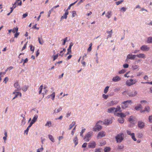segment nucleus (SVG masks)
<instances>
[{"instance_id":"obj_1","label":"nucleus","mask_w":152,"mask_h":152,"mask_svg":"<svg viewBox=\"0 0 152 152\" xmlns=\"http://www.w3.org/2000/svg\"><path fill=\"white\" fill-rule=\"evenodd\" d=\"M137 94V92L135 90H127L122 93V94L124 95H127L129 97H134L136 96Z\"/></svg>"},{"instance_id":"obj_2","label":"nucleus","mask_w":152,"mask_h":152,"mask_svg":"<svg viewBox=\"0 0 152 152\" xmlns=\"http://www.w3.org/2000/svg\"><path fill=\"white\" fill-rule=\"evenodd\" d=\"M124 134L122 133H119L115 137L116 142L117 143L121 142L124 139Z\"/></svg>"},{"instance_id":"obj_3","label":"nucleus","mask_w":152,"mask_h":152,"mask_svg":"<svg viewBox=\"0 0 152 152\" xmlns=\"http://www.w3.org/2000/svg\"><path fill=\"white\" fill-rule=\"evenodd\" d=\"M93 135V132H89L85 135L83 139L86 142H89L91 140V137Z\"/></svg>"},{"instance_id":"obj_4","label":"nucleus","mask_w":152,"mask_h":152,"mask_svg":"<svg viewBox=\"0 0 152 152\" xmlns=\"http://www.w3.org/2000/svg\"><path fill=\"white\" fill-rule=\"evenodd\" d=\"M137 82L136 79H130L126 81V84L127 86H130L135 84Z\"/></svg>"},{"instance_id":"obj_5","label":"nucleus","mask_w":152,"mask_h":152,"mask_svg":"<svg viewBox=\"0 0 152 152\" xmlns=\"http://www.w3.org/2000/svg\"><path fill=\"white\" fill-rule=\"evenodd\" d=\"M132 103V101L130 100H129L123 102L122 103L123 105L121 106V107L122 109H125L128 107L129 105V104Z\"/></svg>"},{"instance_id":"obj_6","label":"nucleus","mask_w":152,"mask_h":152,"mask_svg":"<svg viewBox=\"0 0 152 152\" xmlns=\"http://www.w3.org/2000/svg\"><path fill=\"white\" fill-rule=\"evenodd\" d=\"M102 129V126L99 125L97 123L96 124L95 126L93 128V131L94 132L99 131Z\"/></svg>"},{"instance_id":"obj_7","label":"nucleus","mask_w":152,"mask_h":152,"mask_svg":"<svg viewBox=\"0 0 152 152\" xmlns=\"http://www.w3.org/2000/svg\"><path fill=\"white\" fill-rule=\"evenodd\" d=\"M22 4V2L21 0H16L14 4H13V7L14 8H15L18 6H21Z\"/></svg>"},{"instance_id":"obj_8","label":"nucleus","mask_w":152,"mask_h":152,"mask_svg":"<svg viewBox=\"0 0 152 152\" xmlns=\"http://www.w3.org/2000/svg\"><path fill=\"white\" fill-rule=\"evenodd\" d=\"M96 142L94 141H91L88 143V147L90 148H94L96 147Z\"/></svg>"},{"instance_id":"obj_9","label":"nucleus","mask_w":152,"mask_h":152,"mask_svg":"<svg viewBox=\"0 0 152 152\" xmlns=\"http://www.w3.org/2000/svg\"><path fill=\"white\" fill-rule=\"evenodd\" d=\"M105 135V132L103 131L99 132L97 134V138L99 139L100 138L104 137Z\"/></svg>"},{"instance_id":"obj_10","label":"nucleus","mask_w":152,"mask_h":152,"mask_svg":"<svg viewBox=\"0 0 152 152\" xmlns=\"http://www.w3.org/2000/svg\"><path fill=\"white\" fill-rule=\"evenodd\" d=\"M127 133L128 135H130L132 137V139L135 141H137V139L135 137V134L134 133H131V132L130 131L127 130Z\"/></svg>"},{"instance_id":"obj_11","label":"nucleus","mask_w":152,"mask_h":152,"mask_svg":"<svg viewBox=\"0 0 152 152\" xmlns=\"http://www.w3.org/2000/svg\"><path fill=\"white\" fill-rule=\"evenodd\" d=\"M140 49L143 51H147L149 50L150 48L146 45H144L140 48Z\"/></svg>"},{"instance_id":"obj_12","label":"nucleus","mask_w":152,"mask_h":152,"mask_svg":"<svg viewBox=\"0 0 152 152\" xmlns=\"http://www.w3.org/2000/svg\"><path fill=\"white\" fill-rule=\"evenodd\" d=\"M69 14V12L67 10H66L64 14L61 16V20H62L64 19H66L67 16Z\"/></svg>"},{"instance_id":"obj_13","label":"nucleus","mask_w":152,"mask_h":152,"mask_svg":"<svg viewBox=\"0 0 152 152\" xmlns=\"http://www.w3.org/2000/svg\"><path fill=\"white\" fill-rule=\"evenodd\" d=\"M145 123L142 121H139L138 122V126L141 129L143 128L145 126Z\"/></svg>"},{"instance_id":"obj_14","label":"nucleus","mask_w":152,"mask_h":152,"mask_svg":"<svg viewBox=\"0 0 152 152\" xmlns=\"http://www.w3.org/2000/svg\"><path fill=\"white\" fill-rule=\"evenodd\" d=\"M118 103L117 101H112L108 103V105L109 106H112L117 104Z\"/></svg>"},{"instance_id":"obj_15","label":"nucleus","mask_w":152,"mask_h":152,"mask_svg":"<svg viewBox=\"0 0 152 152\" xmlns=\"http://www.w3.org/2000/svg\"><path fill=\"white\" fill-rule=\"evenodd\" d=\"M121 79V78L120 77L117 76L113 78L112 80L114 82H116L120 80Z\"/></svg>"},{"instance_id":"obj_16","label":"nucleus","mask_w":152,"mask_h":152,"mask_svg":"<svg viewBox=\"0 0 152 152\" xmlns=\"http://www.w3.org/2000/svg\"><path fill=\"white\" fill-rule=\"evenodd\" d=\"M112 121L111 119H107L104 120V125H108L112 123Z\"/></svg>"},{"instance_id":"obj_17","label":"nucleus","mask_w":152,"mask_h":152,"mask_svg":"<svg viewBox=\"0 0 152 152\" xmlns=\"http://www.w3.org/2000/svg\"><path fill=\"white\" fill-rule=\"evenodd\" d=\"M115 115L118 116H120L121 118H123L125 117L126 115L124 113H115Z\"/></svg>"},{"instance_id":"obj_18","label":"nucleus","mask_w":152,"mask_h":152,"mask_svg":"<svg viewBox=\"0 0 152 152\" xmlns=\"http://www.w3.org/2000/svg\"><path fill=\"white\" fill-rule=\"evenodd\" d=\"M115 110V108L114 107H111L108 108L107 110V112L109 113H114Z\"/></svg>"},{"instance_id":"obj_19","label":"nucleus","mask_w":152,"mask_h":152,"mask_svg":"<svg viewBox=\"0 0 152 152\" xmlns=\"http://www.w3.org/2000/svg\"><path fill=\"white\" fill-rule=\"evenodd\" d=\"M14 86L17 89V91H19L20 90V88L18 82H17L15 83L14 84Z\"/></svg>"},{"instance_id":"obj_20","label":"nucleus","mask_w":152,"mask_h":152,"mask_svg":"<svg viewBox=\"0 0 152 152\" xmlns=\"http://www.w3.org/2000/svg\"><path fill=\"white\" fill-rule=\"evenodd\" d=\"M38 40L39 43L41 45H43V43L44 42L42 39L41 36V37H39L38 38Z\"/></svg>"},{"instance_id":"obj_21","label":"nucleus","mask_w":152,"mask_h":152,"mask_svg":"<svg viewBox=\"0 0 152 152\" xmlns=\"http://www.w3.org/2000/svg\"><path fill=\"white\" fill-rule=\"evenodd\" d=\"M105 15L108 18H110L112 15V12L111 11H109L107 13L105 14Z\"/></svg>"},{"instance_id":"obj_22","label":"nucleus","mask_w":152,"mask_h":152,"mask_svg":"<svg viewBox=\"0 0 152 152\" xmlns=\"http://www.w3.org/2000/svg\"><path fill=\"white\" fill-rule=\"evenodd\" d=\"M137 57L138 58H144L146 57L145 55L144 54L142 53L137 55Z\"/></svg>"},{"instance_id":"obj_23","label":"nucleus","mask_w":152,"mask_h":152,"mask_svg":"<svg viewBox=\"0 0 152 152\" xmlns=\"http://www.w3.org/2000/svg\"><path fill=\"white\" fill-rule=\"evenodd\" d=\"M107 34H109L107 36V39L111 37L113 34L112 30H111L110 31H107Z\"/></svg>"},{"instance_id":"obj_24","label":"nucleus","mask_w":152,"mask_h":152,"mask_svg":"<svg viewBox=\"0 0 152 152\" xmlns=\"http://www.w3.org/2000/svg\"><path fill=\"white\" fill-rule=\"evenodd\" d=\"M118 111H121V108L119 106H118L116 108H115L114 114L115 115V113H118L117 112Z\"/></svg>"},{"instance_id":"obj_25","label":"nucleus","mask_w":152,"mask_h":152,"mask_svg":"<svg viewBox=\"0 0 152 152\" xmlns=\"http://www.w3.org/2000/svg\"><path fill=\"white\" fill-rule=\"evenodd\" d=\"M52 123L51 121H48L46 124H45V126H48L50 127L51 126Z\"/></svg>"},{"instance_id":"obj_26","label":"nucleus","mask_w":152,"mask_h":152,"mask_svg":"<svg viewBox=\"0 0 152 152\" xmlns=\"http://www.w3.org/2000/svg\"><path fill=\"white\" fill-rule=\"evenodd\" d=\"M18 96H20V97H21V96H22V94H21V93H20V92H17V94H15V97H14L12 99L13 100V99H15Z\"/></svg>"},{"instance_id":"obj_27","label":"nucleus","mask_w":152,"mask_h":152,"mask_svg":"<svg viewBox=\"0 0 152 152\" xmlns=\"http://www.w3.org/2000/svg\"><path fill=\"white\" fill-rule=\"evenodd\" d=\"M38 118V116L37 115H35L33 118L32 119V122H33L34 123L37 120V119Z\"/></svg>"},{"instance_id":"obj_28","label":"nucleus","mask_w":152,"mask_h":152,"mask_svg":"<svg viewBox=\"0 0 152 152\" xmlns=\"http://www.w3.org/2000/svg\"><path fill=\"white\" fill-rule=\"evenodd\" d=\"M73 142L75 144V146H76L78 143V139L77 137H75L73 140Z\"/></svg>"},{"instance_id":"obj_29","label":"nucleus","mask_w":152,"mask_h":152,"mask_svg":"<svg viewBox=\"0 0 152 152\" xmlns=\"http://www.w3.org/2000/svg\"><path fill=\"white\" fill-rule=\"evenodd\" d=\"M49 138V139L53 142H55L54 139L53 137L51 135H48Z\"/></svg>"},{"instance_id":"obj_30","label":"nucleus","mask_w":152,"mask_h":152,"mask_svg":"<svg viewBox=\"0 0 152 152\" xmlns=\"http://www.w3.org/2000/svg\"><path fill=\"white\" fill-rule=\"evenodd\" d=\"M111 150L110 147H106L104 149V152H109Z\"/></svg>"},{"instance_id":"obj_31","label":"nucleus","mask_w":152,"mask_h":152,"mask_svg":"<svg viewBox=\"0 0 152 152\" xmlns=\"http://www.w3.org/2000/svg\"><path fill=\"white\" fill-rule=\"evenodd\" d=\"M75 122L73 121L71 124L69 126V130H70L75 125Z\"/></svg>"},{"instance_id":"obj_32","label":"nucleus","mask_w":152,"mask_h":152,"mask_svg":"<svg viewBox=\"0 0 152 152\" xmlns=\"http://www.w3.org/2000/svg\"><path fill=\"white\" fill-rule=\"evenodd\" d=\"M147 42L148 43H152V37H148L147 39Z\"/></svg>"},{"instance_id":"obj_33","label":"nucleus","mask_w":152,"mask_h":152,"mask_svg":"<svg viewBox=\"0 0 152 152\" xmlns=\"http://www.w3.org/2000/svg\"><path fill=\"white\" fill-rule=\"evenodd\" d=\"M118 121L120 123H123L124 122V119L122 118H119L118 119Z\"/></svg>"},{"instance_id":"obj_34","label":"nucleus","mask_w":152,"mask_h":152,"mask_svg":"<svg viewBox=\"0 0 152 152\" xmlns=\"http://www.w3.org/2000/svg\"><path fill=\"white\" fill-rule=\"evenodd\" d=\"M150 110V108L148 106L145 108V110L144 111H140L141 113H142L143 112L145 111L148 112H149Z\"/></svg>"},{"instance_id":"obj_35","label":"nucleus","mask_w":152,"mask_h":152,"mask_svg":"<svg viewBox=\"0 0 152 152\" xmlns=\"http://www.w3.org/2000/svg\"><path fill=\"white\" fill-rule=\"evenodd\" d=\"M62 108L61 107H60L57 110H55L54 111V113H58L62 110Z\"/></svg>"},{"instance_id":"obj_36","label":"nucleus","mask_w":152,"mask_h":152,"mask_svg":"<svg viewBox=\"0 0 152 152\" xmlns=\"http://www.w3.org/2000/svg\"><path fill=\"white\" fill-rule=\"evenodd\" d=\"M72 14V17L73 18L75 17L77 15L76 12L75 11H73L71 12Z\"/></svg>"},{"instance_id":"obj_37","label":"nucleus","mask_w":152,"mask_h":152,"mask_svg":"<svg viewBox=\"0 0 152 152\" xmlns=\"http://www.w3.org/2000/svg\"><path fill=\"white\" fill-rule=\"evenodd\" d=\"M85 130L86 129L85 128H84L81 130V132L80 133V136H82L83 137V134L84 132H85Z\"/></svg>"},{"instance_id":"obj_38","label":"nucleus","mask_w":152,"mask_h":152,"mask_svg":"<svg viewBox=\"0 0 152 152\" xmlns=\"http://www.w3.org/2000/svg\"><path fill=\"white\" fill-rule=\"evenodd\" d=\"M129 121L130 123H133L134 121L133 117L132 116H130L129 119Z\"/></svg>"},{"instance_id":"obj_39","label":"nucleus","mask_w":152,"mask_h":152,"mask_svg":"<svg viewBox=\"0 0 152 152\" xmlns=\"http://www.w3.org/2000/svg\"><path fill=\"white\" fill-rule=\"evenodd\" d=\"M71 48L69 47L67 49V52L66 55H67L71 53Z\"/></svg>"},{"instance_id":"obj_40","label":"nucleus","mask_w":152,"mask_h":152,"mask_svg":"<svg viewBox=\"0 0 152 152\" xmlns=\"http://www.w3.org/2000/svg\"><path fill=\"white\" fill-rule=\"evenodd\" d=\"M43 85H42L39 87V94H40L41 93L42 89L43 88Z\"/></svg>"},{"instance_id":"obj_41","label":"nucleus","mask_w":152,"mask_h":152,"mask_svg":"<svg viewBox=\"0 0 152 152\" xmlns=\"http://www.w3.org/2000/svg\"><path fill=\"white\" fill-rule=\"evenodd\" d=\"M109 88V87L108 86H107L105 88L104 90V93L105 94H106L107 93L108 91Z\"/></svg>"},{"instance_id":"obj_42","label":"nucleus","mask_w":152,"mask_h":152,"mask_svg":"<svg viewBox=\"0 0 152 152\" xmlns=\"http://www.w3.org/2000/svg\"><path fill=\"white\" fill-rule=\"evenodd\" d=\"M142 108V106L140 104L138 105L137 106L135 107V109L136 110H138L140 108Z\"/></svg>"},{"instance_id":"obj_43","label":"nucleus","mask_w":152,"mask_h":152,"mask_svg":"<svg viewBox=\"0 0 152 152\" xmlns=\"http://www.w3.org/2000/svg\"><path fill=\"white\" fill-rule=\"evenodd\" d=\"M18 31V28L16 27L13 28L12 30V32L13 33H15V32H17Z\"/></svg>"},{"instance_id":"obj_44","label":"nucleus","mask_w":152,"mask_h":152,"mask_svg":"<svg viewBox=\"0 0 152 152\" xmlns=\"http://www.w3.org/2000/svg\"><path fill=\"white\" fill-rule=\"evenodd\" d=\"M30 50L32 51L33 52H34V47H33L32 45H30Z\"/></svg>"},{"instance_id":"obj_45","label":"nucleus","mask_w":152,"mask_h":152,"mask_svg":"<svg viewBox=\"0 0 152 152\" xmlns=\"http://www.w3.org/2000/svg\"><path fill=\"white\" fill-rule=\"evenodd\" d=\"M126 71L124 69H122V70L119 71L118 72V73L120 74H123L126 72Z\"/></svg>"},{"instance_id":"obj_46","label":"nucleus","mask_w":152,"mask_h":152,"mask_svg":"<svg viewBox=\"0 0 152 152\" xmlns=\"http://www.w3.org/2000/svg\"><path fill=\"white\" fill-rule=\"evenodd\" d=\"M59 7V6L58 5H57V6H55L53 7L49 11V12H50L51 11H53V9H55L57 7Z\"/></svg>"},{"instance_id":"obj_47","label":"nucleus","mask_w":152,"mask_h":152,"mask_svg":"<svg viewBox=\"0 0 152 152\" xmlns=\"http://www.w3.org/2000/svg\"><path fill=\"white\" fill-rule=\"evenodd\" d=\"M76 127V126H75V127L72 130V131L71 132V134L72 136H73L74 135V132H75V131Z\"/></svg>"},{"instance_id":"obj_48","label":"nucleus","mask_w":152,"mask_h":152,"mask_svg":"<svg viewBox=\"0 0 152 152\" xmlns=\"http://www.w3.org/2000/svg\"><path fill=\"white\" fill-rule=\"evenodd\" d=\"M124 148V145H121L118 146V149H121Z\"/></svg>"},{"instance_id":"obj_49","label":"nucleus","mask_w":152,"mask_h":152,"mask_svg":"<svg viewBox=\"0 0 152 152\" xmlns=\"http://www.w3.org/2000/svg\"><path fill=\"white\" fill-rule=\"evenodd\" d=\"M52 97V99L53 100L54 99L55 96V92H53L52 94L50 95Z\"/></svg>"},{"instance_id":"obj_50","label":"nucleus","mask_w":152,"mask_h":152,"mask_svg":"<svg viewBox=\"0 0 152 152\" xmlns=\"http://www.w3.org/2000/svg\"><path fill=\"white\" fill-rule=\"evenodd\" d=\"M127 58L129 59L132 60V54H129L127 56Z\"/></svg>"},{"instance_id":"obj_51","label":"nucleus","mask_w":152,"mask_h":152,"mask_svg":"<svg viewBox=\"0 0 152 152\" xmlns=\"http://www.w3.org/2000/svg\"><path fill=\"white\" fill-rule=\"evenodd\" d=\"M123 1V0L118 1H116L115 2V3L117 5H119V4H121V3Z\"/></svg>"},{"instance_id":"obj_52","label":"nucleus","mask_w":152,"mask_h":152,"mask_svg":"<svg viewBox=\"0 0 152 152\" xmlns=\"http://www.w3.org/2000/svg\"><path fill=\"white\" fill-rule=\"evenodd\" d=\"M58 57V54L56 55L53 56V61H54Z\"/></svg>"},{"instance_id":"obj_53","label":"nucleus","mask_w":152,"mask_h":152,"mask_svg":"<svg viewBox=\"0 0 152 152\" xmlns=\"http://www.w3.org/2000/svg\"><path fill=\"white\" fill-rule=\"evenodd\" d=\"M148 120L150 123H152V115L149 116L148 117Z\"/></svg>"},{"instance_id":"obj_54","label":"nucleus","mask_w":152,"mask_h":152,"mask_svg":"<svg viewBox=\"0 0 152 152\" xmlns=\"http://www.w3.org/2000/svg\"><path fill=\"white\" fill-rule=\"evenodd\" d=\"M138 66L137 65H135L134 66H132V68L133 70L135 69H137L138 68Z\"/></svg>"},{"instance_id":"obj_55","label":"nucleus","mask_w":152,"mask_h":152,"mask_svg":"<svg viewBox=\"0 0 152 152\" xmlns=\"http://www.w3.org/2000/svg\"><path fill=\"white\" fill-rule=\"evenodd\" d=\"M28 15V13L27 12H26V13L23 14L22 18H26L27 16Z\"/></svg>"},{"instance_id":"obj_56","label":"nucleus","mask_w":152,"mask_h":152,"mask_svg":"<svg viewBox=\"0 0 152 152\" xmlns=\"http://www.w3.org/2000/svg\"><path fill=\"white\" fill-rule=\"evenodd\" d=\"M102 149L101 148H99L95 149V152H101Z\"/></svg>"},{"instance_id":"obj_57","label":"nucleus","mask_w":152,"mask_h":152,"mask_svg":"<svg viewBox=\"0 0 152 152\" xmlns=\"http://www.w3.org/2000/svg\"><path fill=\"white\" fill-rule=\"evenodd\" d=\"M141 83H142V84H150L152 85V81L151 82H141Z\"/></svg>"},{"instance_id":"obj_58","label":"nucleus","mask_w":152,"mask_h":152,"mask_svg":"<svg viewBox=\"0 0 152 152\" xmlns=\"http://www.w3.org/2000/svg\"><path fill=\"white\" fill-rule=\"evenodd\" d=\"M97 123L98 124H99L101 125L104 124V121H99L97 122Z\"/></svg>"},{"instance_id":"obj_59","label":"nucleus","mask_w":152,"mask_h":152,"mask_svg":"<svg viewBox=\"0 0 152 152\" xmlns=\"http://www.w3.org/2000/svg\"><path fill=\"white\" fill-rule=\"evenodd\" d=\"M102 96L104 99H107L108 98V96L105 94H103Z\"/></svg>"},{"instance_id":"obj_60","label":"nucleus","mask_w":152,"mask_h":152,"mask_svg":"<svg viewBox=\"0 0 152 152\" xmlns=\"http://www.w3.org/2000/svg\"><path fill=\"white\" fill-rule=\"evenodd\" d=\"M29 129V128H28V127L27 129L24 131V133H26L27 134H28Z\"/></svg>"},{"instance_id":"obj_61","label":"nucleus","mask_w":152,"mask_h":152,"mask_svg":"<svg viewBox=\"0 0 152 152\" xmlns=\"http://www.w3.org/2000/svg\"><path fill=\"white\" fill-rule=\"evenodd\" d=\"M87 145V143L86 142L83 143L82 145V148H86V147Z\"/></svg>"},{"instance_id":"obj_62","label":"nucleus","mask_w":152,"mask_h":152,"mask_svg":"<svg viewBox=\"0 0 152 152\" xmlns=\"http://www.w3.org/2000/svg\"><path fill=\"white\" fill-rule=\"evenodd\" d=\"M19 32H16L14 35V37L15 38H17L18 36L19 35Z\"/></svg>"},{"instance_id":"obj_63","label":"nucleus","mask_w":152,"mask_h":152,"mask_svg":"<svg viewBox=\"0 0 152 152\" xmlns=\"http://www.w3.org/2000/svg\"><path fill=\"white\" fill-rule=\"evenodd\" d=\"M27 42L23 46V47L22 49V50H24L26 48V45H27Z\"/></svg>"},{"instance_id":"obj_64","label":"nucleus","mask_w":152,"mask_h":152,"mask_svg":"<svg viewBox=\"0 0 152 152\" xmlns=\"http://www.w3.org/2000/svg\"><path fill=\"white\" fill-rule=\"evenodd\" d=\"M129 64H125L123 65V67L124 68H127L129 67Z\"/></svg>"}]
</instances>
